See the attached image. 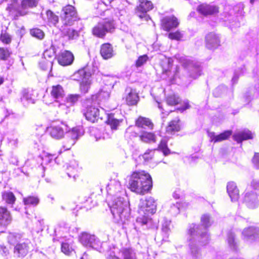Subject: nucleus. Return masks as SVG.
I'll return each instance as SVG.
<instances>
[{
	"mask_svg": "<svg viewBox=\"0 0 259 259\" xmlns=\"http://www.w3.org/2000/svg\"><path fill=\"white\" fill-rule=\"evenodd\" d=\"M108 205L113 215L114 221L124 224L130 217L128 202L124 200L122 195L125 192L118 180H111L107 186Z\"/></svg>",
	"mask_w": 259,
	"mask_h": 259,
	"instance_id": "nucleus-1",
	"label": "nucleus"
},
{
	"mask_svg": "<svg viewBox=\"0 0 259 259\" xmlns=\"http://www.w3.org/2000/svg\"><path fill=\"white\" fill-rule=\"evenodd\" d=\"M201 225L191 224L189 227L188 231V241L190 253L194 259H201L202 254L200 249L196 243L204 245L208 243L209 237L207 234V229L211 226V222L208 214H203L201 218Z\"/></svg>",
	"mask_w": 259,
	"mask_h": 259,
	"instance_id": "nucleus-2",
	"label": "nucleus"
},
{
	"mask_svg": "<svg viewBox=\"0 0 259 259\" xmlns=\"http://www.w3.org/2000/svg\"><path fill=\"white\" fill-rule=\"evenodd\" d=\"M152 187L150 175L144 170L133 172L128 180V188L133 192L139 194H144Z\"/></svg>",
	"mask_w": 259,
	"mask_h": 259,
	"instance_id": "nucleus-3",
	"label": "nucleus"
},
{
	"mask_svg": "<svg viewBox=\"0 0 259 259\" xmlns=\"http://www.w3.org/2000/svg\"><path fill=\"white\" fill-rule=\"evenodd\" d=\"M156 203L152 197L141 199L139 204L138 212L140 216L137 218L136 223L143 227L144 229L151 228L152 220L149 218V214H154L156 211Z\"/></svg>",
	"mask_w": 259,
	"mask_h": 259,
	"instance_id": "nucleus-4",
	"label": "nucleus"
},
{
	"mask_svg": "<svg viewBox=\"0 0 259 259\" xmlns=\"http://www.w3.org/2000/svg\"><path fill=\"white\" fill-rule=\"evenodd\" d=\"M37 4L36 0H13L8 6L7 10L10 15L15 17L23 16L27 13V9L35 7Z\"/></svg>",
	"mask_w": 259,
	"mask_h": 259,
	"instance_id": "nucleus-5",
	"label": "nucleus"
},
{
	"mask_svg": "<svg viewBox=\"0 0 259 259\" xmlns=\"http://www.w3.org/2000/svg\"><path fill=\"white\" fill-rule=\"evenodd\" d=\"M83 134L84 130L81 126H76L72 128H70L68 126V130L66 133V138L63 142L62 148L59 151V154L70 149Z\"/></svg>",
	"mask_w": 259,
	"mask_h": 259,
	"instance_id": "nucleus-6",
	"label": "nucleus"
},
{
	"mask_svg": "<svg viewBox=\"0 0 259 259\" xmlns=\"http://www.w3.org/2000/svg\"><path fill=\"white\" fill-rule=\"evenodd\" d=\"M244 10V5L241 3H239L234 7L230 6H227L225 8L224 14L225 18L224 21L227 22L228 21L230 23V27L232 29L233 28L234 24H232L234 22V25L238 27L239 25L237 22H236V17L238 15H241L242 14Z\"/></svg>",
	"mask_w": 259,
	"mask_h": 259,
	"instance_id": "nucleus-7",
	"label": "nucleus"
},
{
	"mask_svg": "<svg viewBox=\"0 0 259 259\" xmlns=\"http://www.w3.org/2000/svg\"><path fill=\"white\" fill-rule=\"evenodd\" d=\"M162 70L161 77L163 79L168 80L171 83L176 82L177 78L178 77L180 69L176 67L173 72L171 71V60L169 58H165L160 64Z\"/></svg>",
	"mask_w": 259,
	"mask_h": 259,
	"instance_id": "nucleus-8",
	"label": "nucleus"
},
{
	"mask_svg": "<svg viewBox=\"0 0 259 259\" xmlns=\"http://www.w3.org/2000/svg\"><path fill=\"white\" fill-rule=\"evenodd\" d=\"M114 29L112 20L104 19L99 22L92 29L93 34L100 38H103L107 32H111Z\"/></svg>",
	"mask_w": 259,
	"mask_h": 259,
	"instance_id": "nucleus-9",
	"label": "nucleus"
},
{
	"mask_svg": "<svg viewBox=\"0 0 259 259\" xmlns=\"http://www.w3.org/2000/svg\"><path fill=\"white\" fill-rule=\"evenodd\" d=\"M154 8L152 3L148 0H139L135 8V15L141 20L148 21L150 17L148 12Z\"/></svg>",
	"mask_w": 259,
	"mask_h": 259,
	"instance_id": "nucleus-10",
	"label": "nucleus"
},
{
	"mask_svg": "<svg viewBox=\"0 0 259 259\" xmlns=\"http://www.w3.org/2000/svg\"><path fill=\"white\" fill-rule=\"evenodd\" d=\"M61 17L63 24L66 26H71L79 19L76 9L70 5L63 8Z\"/></svg>",
	"mask_w": 259,
	"mask_h": 259,
	"instance_id": "nucleus-11",
	"label": "nucleus"
},
{
	"mask_svg": "<svg viewBox=\"0 0 259 259\" xmlns=\"http://www.w3.org/2000/svg\"><path fill=\"white\" fill-rule=\"evenodd\" d=\"M67 130V124L63 122L53 124L48 128L51 137L56 140H60L63 138Z\"/></svg>",
	"mask_w": 259,
	"mask_h": 259,
	"instance_id": "nucleus-12",
	"label": "nucleus"
},
{
	"mask_svg": "<svg viewBox=\"0 0 259 259\" xmlns=\"http://www.w3.org/2000/svg\"><path fill=\"white\" fill-rule=\"evenodd\" d=\"M110 85H106L103 87L98 93L92 95L88 102L95 105L99 104L100 102L106 101L110 97Z\"/></svg>",
	"mask_w": 259,
	"mask_h": 259,
	"instance_id": "nucleus-13",
	"label": "nucleus"
},
{
	"mask_svg": "<svg viewBox=\"0 0 259 259\" xmlns=\"http://www.w3.org/2000/svg\"><path fill=\"white\" fill-rule=\"evenodd\" d=\"M186 62L187 63L185 64V65L188 70L189 76L193 79L198 77L201 74L200 64L190 60H187Z\"/></svg>",
	"mask_w": 259,
	"mask_h": 259,
	"instance_id": "nucleus-14",
	"label": "nucleus"
},
{
	"mask_svg": "<svg viewBox=\"0 0 259 259\" xmlns=\"http://www.w3.org/2000/svg\"><path fill=\"white\" fill-rule=\"evenodd\" d=\"M179 24L178 19L174 16H166L161 20V26L163 30L169 31L177 28Z\"/></svg>",
	"mask_w": 259,
	"mask_h": 259,
	"instance_id": "nucleus-15",
	"label": "nucleus"
},
{
	"mask_svg": "<svg viewBox=\"0 0 259 259\" xmlns=\"http://www.w3.org/2000/svg\"><path fill=\"white\" fill-rule=\"evenodd\" d=\"M84 115L88 120L93 123L97 121L100 118H102L100 117L99 109L93 105L88 106Z\"/></svg>",
	"mask_w": 259,
	"mask_h": 259,
	"instance_id": "nucleus-16",
	"label": "nucleus"
},
{
	"mask_svg": "<svg viewBox=\"0 0 259 259\" xmlns=\"http://www.w3.org/2000/svg\"><path fill=\"white\" fill-rule=\"evenodd\" d=\"M205 44L207 48L213 50L220 45V39L218 35L211 32L207 34L205 37Z\"/></svg>",
	"mask_w": 259,
	"mask_h": 259,
	"instance_id": "nucleus-17",
	"label": "nucleus"
},
{
	"mask_svg": "<svg viewBox=\"0 0 259 259\" xmlns=\"http://www.w3.org/2000/svg\"><path fill=\"white\" fill-rule=\"evenodd\" d=\"M244 201L247 207L254 208L259 204V196L253 192H246L244 197Z\"/></svg>",
	"mask_w": 259,
	"mask_h": 259,
	"instance_id": "nucleus-18",
	"label": "nucleus"
},
{
	"mask_svg": "<svg viewBox=\"0 0 259 259\" xmlns=\"http://www.w3.org/2000/svg\"><path fill=\"white\" fill-rule=\"evenodd\" d=\"M123 99L128 105H134L138 103L139 96L136 90L127 88L125 91Z\"/></svg>",
	"mask_w": 259,
	"mask_h": 259,
	"instance_id": "nucleus-19",
	"label": "nucleus"
},
{
	"mask_svg": "<svg viewBox=\"0 0 259 259\" xmlns=\"http://www.w3.org/2000/svg\"><path fill=\"white\" fill-rule=\"evenodd\" d=\"M242 235L244 239L252 241L259 238V231L254 227H250L243 230Z\"/></svg>",
	"mask_w": 259,
	"mask_h": 259,
	"instance_id": "nucleus-20",
	"label": "nucleus"
},
{
	"mask_svg": "<svg viewBox=\"0 0 259 259\" xmlns=\"http://www.w3.org/2000/svg\"><path fill=\"white\" fill-rule=\"evenodd\" d=\"M12 217L10 212L5 207H0V225L7 227L11 224Z\"/></svg>",
	"mask_w": 259,
	"mask_h": 259,
	"instance_id": "nucleus-21",
	"label": "nucleus"
},
{
	"mask_svg": "<svg viewBox=\"0 0 259 259\" xmlns=\"http://www.w3.org/2000/svg\"><path fill=\"white\" fill-rule=\"evenodd\" d=\"M29 243V241L26 240L17 244L14 247V253L19 257L25 256L30 249Z\"/></svg>",
	"mask_w": 259,
	"mask_h": 259,
	"instance_id": "nucleus-22",
	"label": "nucleus"
},
{
	"mask_svg": "<svg viewBox=\"0 0 259 259\" xmlns=\"http://www.w3.org/2000/svg\"><path fill=\"white\" fill-rule=\"evenodd\" d=\"M74 60L73 54L69 51H65L58 57V63L62 66H67L72 64Z\"/></svg>",
	"mask_w": 259,
	"mask_h": 259,
	"instance_id": "nucleus-23",
	"label": "nucleus"
},
{
	"mask_svg": "<svg viewBox=\"0 0 259 259\" xmlns=\"http://www.w3.org/2000/svg\"><path fill=\"white\" fill-rule=\"evenodd\" d=\"M34 92L32 90H24L22 92L21 100L24 105L34 104L35 101Z\"/></svg>",
	"mask_w": 259,
	"mask_h": 259,
	"instance_id": "nucleus-24",
	"label": "nucleus"
},
{
	"mask_svg": "<svg viewBox=\"0 0 259 259\" xmlns=\"http://www.w3.org/2000/svg\"><path fill=\"white\" fill-rule=\"evenodd\" d=\"M227 190L232 201H235L238 199L239 190L235 183L234 182H229L227 186Z\"/></svg>",
	"mask_w": 259,
	"mask_h": 259,
	"instance_id": "nucleus-25",
	"label": "nucleus"
},
{
	"mask_svg": "<svg viewBox=\"0 0 259 259\" xmlns=\"http://www.w3.org/2000/svg\"><path fill=\"white\" fill-rule=\"evenodd\" d=\"M197 11L201 14L204 16H207L218 13V8L215 6L202 4L198 6Z\"/></svg>",
	"mask_w": 259,
	"mask_h": 259,
	"instance_id": "nucleus-26",
	"label": "nucleus"
},
{
	"mask_svg": "<svg viewBox=\"0 0 259 259\" xmlns=\"http://www.w3.org/2000/svg\"><path fill=\"white\" fill-rule=\"evenodd\" d=\"M79 97L80 96L78 94L69 95L66 98V104H60L59 106L62 110L67 109V111H66V113H67L68 106H73L78 101Z\"/></svg>",
	"mask_w": 259,
	"mask_h": 259,
	"instance_id": "nucleus-27",
	"label": "nucleus"
},
{
	"mask_svg": "<svg viewBox=\"0 0 259 259\" xmlns=\"http://www.w3.org/2000/svg\"><path fill=\"white\" fill-rule=\"evenodd\" d=\"M188 203L186 202H176V203H171L169 206L167 210L168 212L172 216H176L180 211V209L186 208L188 206Z\"/></svg>",
	"mask_w": 259,
	"mask_h": 259,
	"instance_id": "nucleus-28",
	"label": "nucleus"
},
{
	"mask_svg": "<svg viewBox=\"0 0 259 259\" xmlns=\"http://www.w3.org/2000/svg\"><path fill=\"white\" fill-rule=\"evenodd\" d=\"M100 54L104 59H108L114 55L112 47L109 44H104L101 47Z\"/></svg>",
	"mask_w": 259,
	"mask_h": 259,
	"instance_id": "nucleus-29",
	"label": "nucleus"
},
{
	"mask_svg": "<svg viewBox=\"0 0 259 259\" xmlns=\"http://www.w3.org/2000/svg\"><path fill=\"white\" fill-rule=\"evenodd\" d=\"M51 95L54 99L58 101L64 97L65 92L62 87L58 84L52 87Z\"/></svg>",
	"mask_w": 259,
	"mask_h": 259,
	"instance_id": "nucleus-30",
	"label": "nucleus"
},
{
	"mask_svg": "<svg viewBox=\"0 0 259 259\" xmlns=\"http://www.w3.org/2000/svg\"><path fill=\"white\" fill-rule=\"evenodd\" d=\"M233 138L234 140L238 143H241L243 140L252 139L253 136L251 132L248 130H244L234 134Z\"/></svg>",
	"mask_w": 259,
	"mask_h": 259,
	"instance_id": "nucleus-31",
	"label": "nucleus"
},
{
	"mask_svg": "<svg viewBox=\"0 0 259 259\" xmlns=\"http://www.w3.org/2000/svg\"><path fill=\"white\" fill-rule=\"evenodd\" d=\"M232 134L231 131H227L218 135H215L214 133H209V137L212 141L214 143L221 142L227 139Z\"/></svg>",
	"mask_w": 259,
	"mask_h": 259,
	"instance_id": "nucleus-32",
	"label": "nucleus"
},
{
	"mask_svg": "<svg viewBox=\"0 0 259 259\" xmlns=\"http://www.w3.org/2000/svg\"><path fill=\"white\" fill-rule=\"evenodd\" d=\"M136 126L144 129L151 130L153 128V124L148 118L140 117L136 122Z\"/></svg>",
	"mask_w": 259,
	"mask_h": 259,
	"instance_id": "nucleus-33",
	"label": "nucleus"
},
{
	"mask_svg": "<svg viewBox=\"0 0 259 259\" xmlns=\"http://www.w3.org/2000/svg\"><path fill=\"white\" fill-rule=\"evenodd\" d=\"M78 168V163L75 160L70 161L67 167V174L69 178H75Z\"/></svg>",
	"mask_w": 259,
	"mask_h": 259,
	"instance_id": "nucleus-34",
	"label": "nucleus"
},
{
	"mask_svg": "<svg viewBox=\"0 0 259 259\" xmlns=\"http://www.w3.org/2000/svg\"><path fill=\"white\" fill-rule=\"evenodd\" d=\"M140 139L145 143H155L156 141V137L153 133L144 131L140 136Z\"/></svg>",
	"mask_w": 259,
	"mask_h": 259,
	"instance_id": "nucleus-35",
	"label": "nucleus"
},
{
	"mask_svg": "<svg viewBox=\"0 0 259 259\" xmlns=\"http://www.w3.org/2000/svg\"><path fill=\"white\" fill-rule=\"evenodd\" d=\"M118 254L123 259H136L135 253L130 248H123Z\"/></svg>",
	"mask_w": 259,
	"mask_h": 259,
	"instance_id": "nucleus-36",
	"label": "nucleus"
},
{
	"mask_svg": "<svg viewBox=\"0 0 259 259\" xmlns=\"http://www.w3.org/2000/svg\"><path fill=\"white\" fill-rule=\"evenodd\" d=\"M80 243L84 246L91 245V241L95 240V235L83 233L79 237Z\"/></svg>",
	"mask_w": 259,
	"mask_h": 259,
	"instance_id": "nucleus-37",
	"label": "nucleus"
},
{
	"mask_svg": "<svg viewBox=\"0 0 259 259\" xmlns=\"http://www.w3.org/2000/svg\"><path fill=\"white\" fill-rule=\"evenodd\" d=\"M72 77L74 80H81V81L83 80H85L87 77H91V74L84 69H80L74 73Z\"/></svg>",
	"mask_w": 259,
	"mask_h": 259,
	"instance_id": "nucleus-38",
	"label": "nucleus"
},
{
	"mask_svg": "<svg viewBox=\"0 0 259 259\" xmlns=\"http://www.w3.org/2000/svg\"><path fill=\"white\" fill-rule=\"evenodd\" d=\"M72 77L74 80H81V81L83 80H85L87 77H91V74L84 69H80L74 73Z\"/></svg>",
	"mask_w": 259,
	"mask_h": 259,
	"instance_id": "nucleus-39",
	"label": "nucleus"
},
{
	"mask_svg": "<svg viewBox=\"0 0 259 259\" xmlns=\"http://www.w3.org/2000/svg\"><path fill=\"white\" fill-rule=\"evenodd\" d=\"M61 251L66 255H70L74 251L72 246V241L69 239L67 242H62Z\"/></svg>",
	"mask_w": 259,
	"mask_h": 259,
	"instance_id": "nucleus-40",
	"label": "nucleus"
},
{
	"mask_svg": "<svg viewBox=\"0 0 259 259\" xmlns=\"http://www.w3.org/2000/svg\"><path fill=\"white\" fill-rule=\"evenodd\" d=\"M47 52H46L44 54V58H42L41 61L39 63V65L41 69L44 70H48L49 68H52L53 64V59L51 57H50L49 60H47L46 58Z\"/></svg>",
	"mask_w": 259,
	"mask_h": 259,
	"instance_id": "nucleus-41",
	"label": "nucleus"
},
{
	"mask_svg": "<svg viewBox=\"0 0 259 259\" xmlns=\"http://www.w3.org/2000/svg\"><path fill=\"white\" fill-rule=\"evenodd\" d=\"M105 245H106V243L101 242L99 239L95 236V240L91 241V245L88 247L93 248L100 252H103L104 250L103 248Z\"/></svg>",
	"mask_w": 259,
	"mask_h": 259,
	"instance_id": "nucleus-42",
	"label": "nucleus"
},
{
	"mask_svg": "<svg viewBox=\"0 0 259 259\" xmlns=\"http://www.w3.org/2000/svg\"><path fill=\"white\" fill-rule=\"evenodd\" d=\"M179 121V119L176 118L170 122L168 126L166 127V132L172 134V133L180 131V126Z\"/></svg>",
	"mask_w": 259,
	"mask_h": 259,
	"instance_id": "nucleus-43",
	"label": "nucleus"
},
{
	"mask_svg": "<svg viewBox=\"0 0 259 259\" xmlns=\"http://www.w3.org/2000/svg\"><path fill=\"white\" fill-rule=\"evenodd\" d=\"M62 33L69 39H74L78 36V31L71 28H63L62 29Z\"/></svg>",
	"mask_w": 259,
	"mask_h": 259,
	"instance_id": "nucleus-44",
	"label": "nucleus"
},
{
	"mask_svg": "<svg viewBox=\"0 0 259 259\" xmlns=\"http://www.w3.org/2000/svg\"><path fill=\"white\" fill-rule=\"evenodd\" d=\"M21 239V235L20 234L15 233H10L8 236V242L15 246L22 241Z\"/></svg>",
	"mask_w": 259,
	"mask_h": 259,
	"instance_id": "nucleus-45",
	"label": "nucleus"
},
{
	"mask_svg": "<svg viewBox=\"0 0 259 259\" xmlns=\"http://www.w3.org/2000/svg\"><path fill=\"white\" fill-rule=\"evenodd\" d=\"M92 83L91 77L86 78L83 80L80 83V90L81 93L85 94L88 92Z\"/></svg>",
	"mask_w": 259,
	"mask_h": 259,
	"instance_id": "nucleus-46",
	"label": "nucleus"
},
{
	"mask_svg": "<svg viewBox=\"0 0 259 259\" xmlns=\"http://www.w3.org/2000/svg\"><path fill=\"white\" fill-rule=\"evenodd\" d=\"M121 121V120L115 118L113 115H108L107 123L112 130H116Z\"/></svg>",
	"mask_w": 259,
	"mask_h": 259,
	"instance_id": "nucleus-47",
	"label": "nucleus"
},
{
	"mask_svg": "<svg viewBox=\"0 0 259 259\" xmlns=\"http://www.w3.org/2000/svg\"><path fill=\"white\" fill-rule=\"evenodd\" d=\"M48 22L51 25L55 26L58 22L59 18L58 17L54 14L51 11L49 10L46 13Z\"/></svg>",
	"mask_w": 259,
	"mask_h": 259,
	"instance_id": "nucleus-48",
	"label": "nucleus"
},
{
	"mask_svg": "<svg viewBox=\"0 0 259 259\" xmlns=\"http://www.w3.org/2000/svg\"><path fill=\"white\" fill-rule=\"evenodd\" d=\"M39 199L37 197L29 196L23 199V202L26 206H35L39 203Z\"/></svg>",
	"mask_w": 259,
	"mask_h": 259,
	"instance_id": "nucleus-49",
	"label": "nucleus"
},
{
	"mask_svg": "<svg viewBox=\"0 0 259 259\" xmlns=\"http://www.w3.org/2000/svg\"><path fill=\"white\" fill-rule=\"evenodd\" d=\"M55 158V155L49 153L45 154L42 157V162L41 163V167L44 170L45 168V165H47L51 163Z\"/></svg>",
	"mask_w": 259,
	"mask_h": 259,
	"instance_id": "nucleus-50",
	"label": "nucleus"
},
{
	"mask_svg": "<svg viewBox=\"0 0 259 259\" xmlns=\"http://www.w3.org/2000/svg\"><path fill=\"white\" fill-rule=\"evenodd\" d=\"M3 199L9 204H13L16 200L15 197L11 192H5L3 194Z\"/></svg>",
	"mask_w": 259,
	"mask_h": 259,
	"instance_id": "nucleus-51",
	"label": "nucleus"
},
{
	"mask_svg": "<svg viewBox=\"0 0 259 259\" xmlns=\"http://www.w3.org/2000/svg\"><path fill=\"white\" fill-rule=\"evenodd\" d=\"M227 241L231 249L233 250L237 249V243L235 240V235L233 233L230 232L228 234Z\"/></svg>",
	"mask_w": 259,
	"mask_h": 259,
	"instance_id": "nucleus-52",
	"label": "nucleus"
},
{
	"mask_svg": "<svg viewBox=\"0 0 259 259\" xmlns=\"http://www.w3.org/2000/svg\"><path fill=\"white\" fill-rule=\"evenodd\" d=\"M159 149L162 152L164 155L166 156L170 154V150L167 146V142L165 139L161 140L158 146Z\"/></svg>",
	"mask_w": 259,
	"mask_h": 259,
	"instance_id": "nucleus-53",
	"label": "nucleus"
},
{
	"mask_svg": "<svg viewBox=\"0 0 259 259\" xmlns=\"http://www.w3.org/2000/svg\"><path fill=\"white\" fill-rule=\"evenodd\" d=\"M180 99L175 95H170L167 97L166 102L168 105L173 106L179 103Z\"/></svg>",
	"mask_w": 259,
	"mask_h": 259,
	"instance_id": "nucleus-54",
	"label": "nucleus"
},
{
	"mask_svg": "<svg viewBox=\"0 0 259 259\" xmlns=\"http://www.w3.org/2000/svg\"><path fill=\"white\" fill-rule=\"evenodd\" d=\"M30 34L32 36L40 39L43 38L45 35L44 32L38 28L31 29L30 30Z\"/></svg>",
	"mask_w": 259,
	"mask_h": 259,
	"instance_id": "nucleus-55",
	"label": "nucleus"
},
{
	"mask_svg": "<svg viewBox=\"0 0 259 259\" xmlns=\"http://www.w3.org/2000/svg\"><path fill=\"white\" fill-rule=\"evenodd\" d=\"M170 221L164 219L162 222V231L164 233L165 237H167L169 231Z\"/></svg>",
	"mask_w": 259,
	"mask_h": 259,
	"instance_id": "nucleus-56",
	"label": "nucleus"
},
{
	"mask_svg": "<svg viewBox=\"0 0 259 259\" xmlns=\"http://www.w3.org/2000/svg\"><path fill=\"white\" fill-rule=\"evenodd\" d=\"M155 150H148L142 155V157L145 162H148L152 158L154 155Z\"/></svg>",
	"mask_w": 259,
	"mask_h": 259,
	"instance_id": "nucleus-57",
	"label": "nucleus"
},
{
	"mask_svg": "<svg viewBox=\"0 0 259 259\" xmlns=\"http://www.w3.org/2000/svg\"><path fill=\"white\" fill-rule=\"evenodd\" d=\"M11 53L7 49L0 48V60H6L10 56Z\"/></svg>",
	"mask_w": 259,
	"mask_h": 259,
	"instance_id": "nucleus-58",
	"label": "nucleus"
},
{
	"mask_svg": "<svg viewBox=\"0 0 259 259\" xmlns=\"http://www.w3.org/2000/svg\"><path fill=\"white\" fill-rule=\"evenodd\" d=\"M168 38L171 39L180 40L183 37V34L180 31H176L175 32H170L168 34Z\"/></svg>",
	"mask_w": 259,
	"mask_h": 259,
	"instance_id": "nucleus-59",
	"label": "nucleus"
},
{
	"mask_svg": "<svg viewBox=\"0 0 259 259\" xmlns=\"http://www.w3.org/2000/svg\"><path fill=\"white\" fill-rule=\"evenodd\" d=\"M148 59L147 55H143L139 57L136 61V66L140 67L146 63Z\"/></svg>",
	"mask_w": 259,
	"mask_h": 259,
	"instance_id": "nucleus-60",
	"label": "nucleus"
},
{
	"mask_svg": "<svg viewBox=\"0 0 259 259\" xmlns=\"http://www.w3.org/2000/svg\"><path fill=\"white\" fill-rule=\"evenodd\" d=\"M36 228L34 229V231L37 233L42 231L44 229V222L43 220H39L36 223Z\"/></svg>",
	"mask_w": 259,
	"mask_h": 259,
	"instance_id": "nucleus-61",
	"label": "nucleus"
},
{
	"mask_svg": "<svg viewBox=\"0 0 259 259\" xmlns=\"http://www.w3.org/2000/svg\"><path fill=\"white\" fill-rule=\"evenodd\" d=\"M1 39L2 41L6 44H9L11 41V37L8 33H2L1 35Z\"/></svg>",
	"mask_w": 259,
	"mask_h": 259,
	"instance_id": "nucleus-62",
	"label": "nucleus"
},
{
	"mask_svg": "<svg viewBox=\"0 0 259 259\" xmlns=\"http://www.w3.org/2000/svg\"><path fill=\"white\" fill-rule=\"evenodd\" d=\"M115 250L117 251L118 249L114 248V250L110 251L107 255V259H120L118 256L115 255Z\"/></svg>",
	"mask_w": 259,
	"mask_h": 259,
	"instance_id": "nucleus-63",
	"label": "nucleus"
},
{
	"mask_svg": "<svg viewBox=\"0 0 259 259\" xmlns=\"http://www.w3.org/2000/svg\"><path fill=\"white\" fill-rule=\"evenodd\" d=\"M253 163L256 168H259V153H255L252 159Z\"/></svg>",
	"mask_w": 259,
	"mask_h": 259,
	"instance_id": "nucleus-64",
	"label": "nucleus"
}]
</instances>
